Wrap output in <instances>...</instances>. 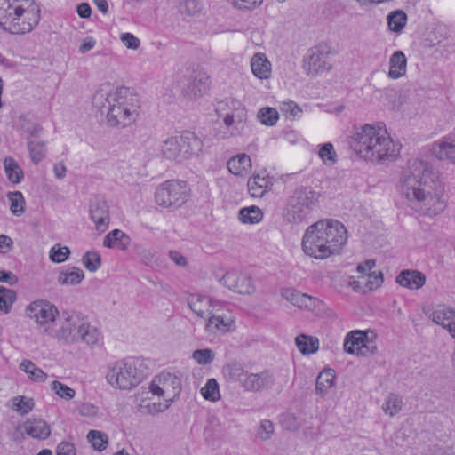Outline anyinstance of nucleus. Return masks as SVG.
I'll return each instance as SVG.
<instances>
[{"mask_svg":"<svg viewBox=\"0 0 455 455\" xmlns=\"http://www.w3.org/2000/svg\"><path fill=\"white\" fill-rule=\"evenodd\" d=\"M444 191L441 174L431 164L422 159L407 163L400 178V192L412 209L429 217L441 214L447 206Z\"/></svg>","mask_w":455,"mask_h":455,"instance_id":"obj_1","label":"nucleus"},{"mask_svg":"<svg viewBox=\"0 0 455 455\" xmlns=\"http://www.w3.org/2000/svg\"><path fill=\"white\" fill-rule=\"evenodd\" d=\"M347 242V229L339 221L321 220L310 225L302 237L304 253L316 259H324L338 253Z\"/></svg>","mask_w":455,"mask_h":455,"instance_id":"obj_2","label":"nucleus"},{"mask_svg":"<svg viewBox=\"0 0 455 455\" xmlns=\"http://www.w3.org/2000/svg\"><path fill=\"white\" fill-rule=\"evenodd\" d=\"M104 99L102 108H106V120L109 126L126 127L133 124L139 116L140 102L133 90L121 86L108 93L102 91L94 95V101Z\"/></svg>","mask_w":455,"mask_h":455,"instance_id":"obj_3","label":"nucleus"},{"mask_svg":"<svg viewBox=\"0 0 455 455\" xmlns=\"http://www.w3.org/2000/svg\"><path fill=\"white\" fill-rule=\"evenodd\" d=\"M40 20L34 0H0V28L12 34L30 32Z\"/></svg>","mask_w":455,"mask_h":455,"instance_id":"obj_4","label":"nucleus"},{"mask_svg":"<svg viewBox=\"0 0 455 455\" xmlns=\"http://www.w3.org/2000/svg\"><path fill=\"white\" fill-rule=\"evenodd\" d=\"M320 194L310 187L296 189L287 199L283 219L291 224L307 223L318 206Z\"/></svg>","mask_w":455,"mask_h":455,"instance_id":"obj_5","label":"nucleus"},{"mask_svg":"<svg viewBox=\"0 0 455 455\" xmlns=\"http://www.w3.org/2000/svg\"><path fill=\"white\" fill-rule=\"evenodd\" d=\"M223 374L229 382L237 383L244 391L259 393L275 385L274 374L268 370L250 372L242 363H229L223 368Z\"/></svg>","mask_w":455,"mask_h":455,"instance_id":"obj_6","label":"nucleus"},{"mask_svg":"<svg viewBox=\"0 0 455 455\" xmlns=\"http://www.w3.org/2000/svg\"><path fill=\"white\" fill-rule=\"evenodd\" d=\"M142 364L136 359L128 358L115 362L109 366L106 379L114 387L129 390L137 386L145 377Z\"/></svg>","mask_w":455,"mask_h":455,"instance_id":"obj_7","label":"nucleus"},{"mask_svg":"<svg viewBox=\"0 0 455 455\" xmlns=\"http://www.w3.org/2000/svg\"><path fill=\"white\" fill-rule=\"evenodd\" d=\"M190 188L186 181L167 180L156 190V203L163 207H180L189 197Z\"/></svg>","mask_w":455,"mask_h":455,"instance_id":"obj_8","label":"nucleus"},{"mask_svg":"<svg viewBox=\"0 0 455 455\" xmlns=\"http://www.w3.org/2000/svg\"><path fill=\"white\" fill-rule=\"evenodd\" d=\"M363 159L371 163L395 161L401 153V144H351Z\"/></svg>","mask_w":455,"mask_h":455,"instance_id":"obj_9","label":"nucleus"},{"mask_svg":"<svg viewBox=\"0 0 455 455\" xmlns=\"http://www.w3.org/2000/svg\"><path fill=\"white\" fill-rule=\"evenodd\" d=\"M83 321L76 314L63 312L59 315L49 335L67 344L77 342L79 325Z\"/></svg>","mask_w":455,"mask_h":455,"instance_id":"obj_10","label":"nucleus"},{"mask_svg":"<svg viewBox=\"0 0 455 455\" xmlns=\"http://www.w3.org/2000/svg\"><path fill=\"white\" fill-rule=\"evenodd\" d=\"M26 315L44 328L49 334L60 313L58 308L51 302L38 299L31 302L26 308Z\"/></svg>","mask_w":455,"mask_h":455,"instance_id":"obj_11","label":"nucleus"},{"mask_svg":"<svg viewBox=\"0 0 455 455\" xmlns=\"http://www.w3.org/2000/svg\"><path fill=\"white\" fill-rule=\"evenodd\" d=\"M376 335L372 331H352L348 332L344 340V350L351 355L366 356L377 351L373 339Z\"/></svg>","mask_w":455,"mask_h":455,"instance_id":"obj_12","label":"nucleus"},{"mask_svg":"<svg viewBox=\"0 0 455 455\" xmlns=\"http://www.w3.org/2000/svg\"><path fill=\"white\" fill-rule=\"evenodd\" d=\"M148 388L165 402H173L180 394L181 380L172 373L162 372L153 379Z\"/></svg>","mask_w":455,"mask_h":455,"instance_id":"obj_13","label":"nucleus"},{"mask_svg":"<svg viewBox=\"0 0 455 455\" xmlns=\"http://www.w3.org/2000/svg\"><path fill=\"white\" fill-rule=\"evenodd\" d=\"M330 47L318 44L310 48L304 57L303 69L307 76H315L331 68L329 63Z\"/></svg>","mask_w":455,"mask_h":455,"instance_id":"obj_14","label":"nucleus"},{"mask_svg":"<svg viewBox=\"0 0 455 455\" xmlns=\"http://www.w3.org/2000/svg\"><path fill=\"white\" fill-rule=\"evenodd\" d=\"M350 138L355 142H394L387 132L386 124L382 122L365 124L363 126H354Z\"/></svg>","mask_w":455,"mask_h":455,"instance_id":"obj_15","label":"nucleus"},{"mask_svg":"<svg viewBox=\"0 0 455 455\" xmlns=\"http://www.w3.org/2000/svg\"><path fill=\"white\" fill-rule=\"evenodd\" d=\"M221 282L229 290L240 294H251L255 291L251 276L242 272L229 271Z\"/></svg>","mask_w":455,"mask_h":455,"instance_id":"obj_16","label":"nucleus"},{"mask_svg":"<svg viewBox=\"0 0 455 455\" xmlns=\"http://www.w3.org/2000/svg\"><path fill=\"white\" fill-rule=\"evenodd\" d=\"M210 76L202 70L194 71L186 85L185 92L188 97H202L210 89Z\"/></svg>","mask_w":455,"mask_h":455,"instance_id":"obj_17","label":"nucleus"},{"mask_svg":"<svg viewBox=\"0 0 455 455\" xmlns=\"http://www.w3.org/2000/svg\"><path fill=\"white\" fill-rule=\"evenodd\" d=\"M281 295L293 306L301 309L313 310L320 303L316 298L291 288L282 289Z\"/></svg>","mask_w":455,"mask_h":455,"instance_id":"obj_18","label":"nucleus"},{"mask_svg":"<svg viewBox=\"0 0 455 455\" xmlns=\"http://www.w3.org/2000/svg\"><path fill=\"white\" fill-rule=\"evenodd\" d=\"M90 214L98 230H104L109 223L108 205L100 197H95L90 204Z\"/></svg>","mask_w":455,"mask_h":455,"instance_id":"obj_19","label":"nucleus"},{"mask_svg":"<svg viewBox=\"0 0 455 455\" xmlns=\"http://www.w3.org/2000/svg\"><path fill=\"white\" fill-rule=\"evenodd\" d=\"M395 282L409 290H419L425 285L426 275L419 270L405 269L399 273Z\"/></svg>","mask_w":455,"mask_h":455,"instance_id":"obj_20","label":"nucleus"},{"mask_svg":"<svg viewBox=\"0 0 455 455\" xmlns=\"http://www.w3.org/2000/svg\"><path fill=\"white\" fill-rule=\"evenodd\" d=\"M188 304L190 309L201 318H208L214 309L212 299L204 295H190Z\"/></svg>","mask_w":455,"mask_h":455,"instance_id":"obj_21","label":"nucleus"},{"mask_svg":"<svg viewBox=\"0 0 455 455\" xmlns=\"http://www.w3.org/2000/svg\"><path fill=\"white\" fill-rule=\"evenodd\" d=\"M25 432L38 440L46 439L51 434L50 426L41 419H31L24 424Z\"/></svg>","mask_w":455,"mask_h":455,"instance_id":"obj_22","label":"nucleus"},{"mask_svg":"<svg viewBox=\"0 0 455 455\" xmlns=\"http://www.w3.org/2000/svg\"><path fill=\"white\" fill-rule=\"evenodd\" d=\"M271 63L265 53L257 52L251 60L253 75L259 79H267L271 75Z\"/></svg>","mask_w":455,"mask_h":455,"instance_id":"obj_23","label":"nucleus"},{"mask_svg":"<svg viewBox=\"0 0 455 455\" xmlns=\"http://www.w3.org/2000/svg\"><path fill=\"white\" fill-rule=\"evenodd\" d=\"M248 191L252 197H263L265 194L271 189L273 183L268 177L253 175L247 182Z\"/></svg>","mask_w":455,"mask_h":455,"instance_id":"obj_24","label":"nucleus"},{"mask_svg":"<svg viewBox=\"0 0 455 455\" xmlns=\"http://www.w3.org/2000/svg\"><path fill=\"white\" fill-rule=\"evenodd\" d=\"M100 339V333L98 329L84 319L82 325H79L77 341L81 340L87 346L93 347L99 345Z\"/></svg>","mask_w":455,"mask_h":455,"instance_id":"obj_25","label":"nucleus"},{"mask_svg":"<svg viewBox=\"0 0 455 455\" xmlns=\"http://www.w3.org/2000/svg\"><path fill=\"white\" fill-rule=\"evenodd\" d=\"M228 168L235 176L245 175L251 168V158L246 154H238L228 160Z\"/></svg>","mask_w":455,"mask_h":455,"instance_id":"obj_26","label":"nucleus"},{"mask_svg":"<svg viewBox=\"0 0 455 455\" xmlns=\"http://www.w3.org/2000/svg\"><path fill=\"white\" fill-rule=\"evenodd\" d=\"M232 324L233 320L231 317L222 315H215L212 313L208 317L205 329L211 333L228 332L230 331Z\"/></svg>","mask_w":455,"mask_h":455,"instance_id":"obj_27","label":"nucleus"},{"mask_svg":"<svg viewBox=\"0 0 455 455\" xmlns=\"http://www.w3.org/2000/svg\"><path fill=\"white\" fill-rule=\"evenodd\" d=\"M388 76L392 79H398L405 75L407 59L402 51L395 52L389 60Z\"/></svg>","mask_w":455,"mask_h":455,"instance_id":"obj_28","label":"nucleus"},{"mask_svg":"<svg viewBox=\"0 0 455 455\" xmlns=\"http://www.w3.org/2000/svg\"><path fill=\"white\" fill-rule=\"evenodd\" d=\"M130 243V236L120 229L112 230L103 240V245L105 247L113 248L117 245L123 251L127 249Z\"/></svg>","mask_w":455,"mask_h":455,"instance_id":"obj_29","label":"nucleus"},{"mask_svg":"<svg viewBox=\"0 0 455 455\" xmlns=\"http://www.w3.org/2000/svg\"><path fill=\"white\" fill-rule=\"evenodd\" d=\"M224 124L227 128L231 129V133L238 132L247 118V111L244 107L236 109L233 114H227L226 116L222 117Z\"/></svg>","mask_w":455,"mask_h":455,"instance_id":"obj_30","label":"nucleus"},{"mask_svg":"<svg viewBox=\"0 0 455 455\" xmlns=\"http://www.w3.org/2000/svg\"><path fill=\"white\" fill-rule=\"evenodd\" d=\"M295 344L303 355L315 353L319 348V340L316 337L299 334L295 338Z\"/></svg>","mask_w":455,"mask_h":455,"instance_id":"obj_31","label":"nucleus"},{"mask_svg":"<svg viewBox=\"0 0 455 455\" xmlns=\"http://www.w3.org/2000/svg\"><path fill=\"white\" fill-rule=\"evenodd\" d=\"M84 278V271L79 267H72L66 271L60 272L57 280L60 285H76L80 283Z\"/></svg>","mask_w":455,"mask_h":455,"instance_id":"obj_32","label":"nucleus"},{"mask_svg":"<svg viewBox=\"0 0 455 455\" xmlns=\"http://www.w3.org/2000/svg\"><path fill=\"white\" fill-rule=\"evenodd\" d=\"M430 151L438 160L455 164V144H433Z\"/></svg>","mask_w":455,"mask_h":455,"instance_id":"obj_33","label":"nucleus"},{"mask_svg":"<svg viewBox=\"0 0 455 455\" xmlns=\"http://www.w3.org/2000/svg\"><path fill=\"white\" fill-rule=\"evenodd\" d=\"M407 14L403 10L391 12L387 17V26L389 30L395 33H401L407 23Z\"/></svg>","mask_w":455,"mask_h":455,"instance_id":"obj_34","label":"nucleus"},{"mask_svg":"<svg viewBox=\"0 0 455 455\" xmlns=\"http://www.w3.org/2000/svg\"><path fill=\"white\" fill-rule=\"evenodd\" d=\"M238 219L244 224H257L263 219V212L255 205L244 207L239 211Z\"/></svg>","mask_w":455,"mask_h":455,"instance_id":"obj_35","label":"nucleus"},{"mask_svg":"<svg viewBox=\"0 0 455 455\" xmlns=\"http://www.w3.org/2000/svg\"><path fill=\"white\" fill-rule=\"evenodd\" d=\"M335 376L332 371H323L316 379L315 391L321 396L327 394L328 390L334 384Z\"/></svg>","mask_w":455,"mask_h":455,"instance_id":"obj_36","label":"nucleus"},{"mask_svg":"<svg viewBox=\"0 0 455 455\" xmlns=\"http://www.w3.org/2000/svg\"><path fill=\"white\" fill-rule=\"evenodd\" d=\"M20 369L26 372L33 381L44 382L47 379V374L30 360H23L20 364Z\"/></svg>","mask_w":455,"mask_h":455,"instance_id":"obj_37","label":"nucleus"},{"mask_svg":"<svg viewBox=\"0 0 455 455\" xmlns=\"http://www.w3.org/2000/svg\"><path fill=\"white\" fill-rule=\"evenodd\" d=\"M244 107L243 103L234 98H226L216 104V113L219 117H224L227 114H233L236 109Z\"/></svg>","mask_w":455,"mask_h":455,"instance_id":"obj_38","label":"nucleus"},{"mask_svg":"<svg viewBox=\"0 0 455 455\" xmlns=\"http://www.w3.org/2000/svg\"><path fill=\"white\" fill-rule=\"evenodd\" d=\"M204 9L200 0H181L179 4V12L181 15L195 17L199 15Z\"/></svg>","mask_w":455,"mask_h":455,"instance_id":"obj_39","label":"nucleus"},{"mask_svg":"<svg viewBox=\"0 0 455 455\" xmlns=\"http://www.w3.org/2000/svg\"><path fill=\"white\" fill-rule=\"evenodd\" d=\"M4 165L8 180L12 183H20L23 178V172L18 163L12 157H6Z\"/></svg>","mask_w":455,"mask_h":455,"instance_id":"obj_40","label":"nucleus"},{"mask_svg":"<svg viewBox=\"0 0 455 455\" xmlns=\"http://www.w3.org/2000/svg\"><path fill=\"white\" fill-rule=\"evenodd\" d=\"M402 407H403L402 397L396 394H389L387 396L381 408L387 415L393 417V416L396 415L402 410Z\"/></svg>","mask_w":455,"mask_h":455,"instance_id":"obj_41","label":"nucleus"},{"mask_svg":"<svg viewBox=\"0 0 455 455\" xmlns=\"http://www.w3.org/2000/svg\"><path fill=\"white\" fill-rule=\"evenodd\" d=\"M7 198L10 201V210L15 216H20L25 212V198L21 192L14 191L7 194Z\"/></svg>","mask_w":455,"mask_h":455,"instance_id":"obj_42","label":"nucleus"},{"mask_svg":"<svg viewBox=\"0 0 455 455\" xmlns=\"http://www.w3.org/2000/svg\"><path fill=\"white\" fill-rule=\"evenodd\" d=\"M257 118L267 126H273L279 119V113L275 108L264 107L258 111Z\"/></svg>","mask_w":455,"mask_h":455,"instance_id":"obj_43","label":"nucleus"},{"mask_svg":"<svg viewBox=\"0 0 455 455\" xmlns=\"http://www.w3.org/2000/svg\"><path fill=\"white\" fill-rule=\"evenodd\" d=\"M12 409L19 412L20 415H25L30 412L34 406L35 403L33 398H29L23 395H18L12 399Z\"/></svg>","mask_w":455,"mask_h":455,"instance_id":"obj_44","label":"nucleus"},{"mask_svg":"<svg viewBox=\"0 0 455 455\" xmlns=\"http://www.w3.org/2000/svg\"><path fill=\"white\" fill-rule=\"evenodd\" d=\"M201 394L205 400L217 402L220 399V392L217 380L210 379L204 387L201 388Z\"/></svg>","mask_w":455,"mask_h":455,"instance_id":"obj_45","label":"nucleus"},{"mask_svg":"<svg viewBox=\"0 0 455 455\" xmlns=\"http://www.w3.org/2000/svg\"><path fill=\"white\" fill-rule=\"evenodd\" d=\"M16 300V293L11 289L0 286V311L7 314Z\"/></svg>","mask_w":455,"mask_h":455,"instance_id":"obj_46","label":"nucleus"},{"mask_svg":"<svg viewBox=\"0 0 455 455\" xmlns=\"http://www.w3.org/2000/svg\"><path fill=\"white\" fill-rule=\"evenodd\" d=\"M87 439L95 450L101 451L106 449L108 438L103 432L90 430L87 434Z\"/></svg>","mask_w":455,"mask_h":455,"instance_id":"obj_47","label":"nucleus"},{"mask_svg":"<svg viewBox=\"0 0 455 455\" xmlns=\"http://www.w3.org/2000/svg\"><path fill=\"white\" fill-rule=\"evenodd\" d=\"M84 267L90 272H96L101 266V258L97 251H87L82 258Z\"/></svg>","mask_w":455,"mask_h":455,"instance_id":"obj_48","label":"nucleus"},{"mask_svg":"<svg viewBox=\"0 0 455 455\" xmlns=\"http://www.w3.org/2000/svg\"><path fill=\"white\" fill-rule=\"evenodd\" d=\"M51 388L58 396L67 401L73 399L76 395V391L73 388L58 380L52 382Z\"/></svg>","mask_w":455,"mask_h":455,"instance_id":"obj_49","label":"nucleus"},{"mask_svg":"<svg viewBox=\"0 0 455 455\" xmlns=\"http://www.w3.org/2000/svg\"><path fill=\"white\" fill-rule=\"evenodd\" d=\"M318 156L326 165H332L337 162V154L332 144H323L318 151Z\"/></svg>","mask_w":455,"mask_h":455,"instance_id":"obj_50","label":"nucleus"},{"mask_svg":"<svg viewBox=\"0 0 455 455\" xmlns=\"http://www.w3.org/2000/svg\"><path fill=\"white\" fill-rule=\"evenodd\" d=\"M20 125L21 129L30 136L36 135L41 130L35 117L31 115H23L20 117Z\"/></svg>","mask_w":455,"mask_h":455,"instance_id":"obj_51","label":"nucleus"},{"mask_svg":"<svg viewBox=\"0 0 455 455\" xmlns=\"http://www.w3.org/2000/svg\"><path fill=\"white\" fill-rule=\"evenodd\" d=\"M193 359L200 365H206L213 362L215 353L210 348L196 349L193 352Z\"/></svg>","mask_w":455,"mask_h":455,"instance_id":"obj_52","label":"nucleus"},{"mask_svg":"<svg viewBox=\"0 0 455 455\" xmlns=\"http://www.w3.org/2000/svg\"><path fill=\"white\" fill-rule=\"evenodd\" d=\"M274 432V423L268 419H264L260 422L257 429L256 436L261 441H267L272 437Z\"/></svg>","mask_w":455,"mask_h":455,"instance_id":"obj_53","label":"nucleus"},{"mask_svg":"<svg viewBox=\"0 0 455 455\" xmlns=\"http://www.w3.org/2000/svg\"><path fill=\"white\" fill-rule=\"evenodd\" d=\"M70 254V251L67 246H60V244L54 245L50 250V259L56 263L64 262Z\"/></svg>","mask_w":455,"mask_h":455,"instance_id":"obj_54","label":"nucleus"},{"mask_svg":"<svg viewBox=\"0 0 455 455\" xmlns=\"http://www.w3.org/2000/svg\"><path fill=\"white\" fill-rule=\"evenodd\" d=\"M364 279V284L370 291L375 290L381 286L383 283V275L381 272H371L365 276H362Z\"/></svg>","mask_w":455,"mask_h":455,"instance_id":"obj_55","label":"nucleus"},{"mask_svg":"<svg viewBox=\"0 0 455 455\" xmlns=\"http://www.w3.org/2000/svg\"><path fill=\"white\" fill-rule=\"evenodd\" d=\"M78 413L86 418H95L99 416V407L91 403H81L77 406Z\"/></svg>","mask_w":455,"mask_h":455,"instance_id":"obj_56","label":"nucleus"},{"mask_svg":"<svg viewBox=\"0 0 455 455\" xmlns=\"http://www.w3.org/2000/svg\"><path fill=\"white\" fill-rule=\"evenodd\" d=\"M236 9L243 11H251L263 3V0H228Z\"/></svg>","mask_w":455,"mask_h":455,"instance_id":"obj_57","label":"nucleus"},{"mask_svg":"<svg viewBox=\"0 0 455 455\" xmlns=\"http://www.w3.org/2000/svg\"><path fill=\"white\" fill-rule=\"evenodd\" d=\"M196 139L197 137L194 132L186 130L181 132H175L174 135L164 142H188Z\"/></svg>","mask_w":455,"mask_h":455,"instance_id":"obj_58","label":"nucleus"},{"mask_svg":"<svg viewBox=\"0 0 455 455\" xmlns=\"http://www.w3.org/2000/svg\"><path fill=\"white\" fill-rule=\"evenodd\" d=\"M29 153L32 161L36 164L44 159L46 154L44 144H29Z\"/></svg>","mask_w":455,"mask_h":455,"instance_id":"obj_59","label":"nucleus"},{"mask_svg":"<svg viewBox=\"0 0 455 455\" xmlns=\"http://www.w3.org/2000/svg\"><path fill=\"white\" fill-rule=\"evenodd\" d=\"M163 154L168 159L181 162L180 144H164Z\"/></svg>","mask_w":455,"mask_h":455,"instance_id":"obj_60","label":"nucleus"},{"mask_svg":"<svg viewBox=\"0 0 455 455\" xmlns=\"http://www.w3.org/2000/svg\"><path fill=\"white\" fill-rule=\"evenodd\" d=\"M280 109L292 117H296L301 113L300 108L292 100L283 101L281 104Z\"/></svg>","mask_w":455,"mask_h":455,"instance_id":"obj_61","label":"nucleus"},{"mask_svg":"<svg viewBox=\"0 0 455 455\" xmlns=\"http://www.w3.org/2000/svg\"><path fill=\"white\" fill-rule=\"evenodd\" d=\"M122 43L129 49L136 50L139 48L140 44V41L138 37H136L133 34L131 33H124L121 36Z\"/></svg>","mask_w":455,"mask_h":455,"instance_id":"obj_62","label":"nucleus"},{"mask_svg":"<svg viewBox=\"0 0 455 455\" xmlns=\"http://www.w3.org/2000/svg\"><path fill=\"white\" fill-rule=\"evenodd\" d=\"M56 455H76V448L70 442H61L57 446Z\"/></svg>","mask_w":455,"mask_h":455,"instance_id":"obj_63","label":"nucleus"},{"mask_svg":"<svg viewBox=\"0 0 455 455\" xmlns=\"http://www.w3.org/2000/svg\"><path fill=\"white\" fill-rule=\"evenodd\" d=\"M96 44V40L92 36H86L79 46V52L83 54L91 51Z\"/></svg>","mask_w":455,"mask_h":455,"instance_id":"obj_64","label":"nucleus"}]
</instances>
